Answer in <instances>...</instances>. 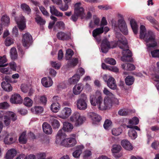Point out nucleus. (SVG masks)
<instances>
[{
  "instance_id": "f257e3e1",
  "label": "nucleus",
  "mask_w": 159,
  "mask_h": 159,
  "mask_svg": "<svg viewBox=\"0 0 159 159\" xmlns=\"http://www.w3.org/2000/svg\"><path fill=\"white\" fill-rule=\"evenodd\" d=\"M113 101L115 102V103L118 104V100L117 99L114 98L112 99L109 97H105L102 102V93L98 91H97L95 94L91 95L90 97L91 104L93 106L97 105L98 108L101 110L110 108L112 105Z\"/></svg>"
},
{
  "instance_id": "f03ea898",
  "label": "nucleus",
  "mask_w": 159,
  "mask_h": 159,
  "mask_svg": "<svg viewBox=\"0 0 159 159\" xmlns=\"http://www.w3.org/2000/svg\"><path fill=\"white\" fill-rule=\"evenodd\" d=\"M116 45L123 49L121 60L123 61H132V53L127 48L128 46L126 39L120 33H116Z\"/></svg>"
},
{
  "instance_id": "7ed1b4c3",
  "label": "nucleus",
  "mask_w": 159,
  "mask_h": 159,
  "mask_svg": "<svg viewBox=\"0 0 159 159\" xmlns=\"http://www.w3.org/2000/svg\"><path fill=\"white\" fill-rule=\"evenodd\" d=\"M140 37L146 42L148 49L151 47L154 48L157 46V41L154 33L150 31L147 32L145 26L143 25L140 26Z\"/></svg>"
},
{
  "instance_id": "20e7f679",
  "label": "nucleus",
  "mask_w": 159,
  "mask_h": 159,
  "mask_svg": "<svg viewBox=\"0 0 159 159\" xmlns=\"http://www.w3.org/2000/svg\"><path fill=\"white\" fill-rule=\"evenodd\" d=\"M112 26L113 29L116 30L118 29L124 34L127 35L128 33L127 25L125 21L123 19L119 20L117 24L115 21L112 22Z\"/></svg>"
},
{
  "instance_id": "39448f33",
  "label": "nucleus",
  "mask_w": 159,
  "mask_h": 159,
  "mask_svg": "<svg viewBox=\"0 0 159 159\" xmlns=\"http://www.w3.org/2000/svg\"><path fill=\"white\" fill-rule=\"evenodd\" d=\"M71 121L74 123L75 125L78 126L82 125L85 120V117L81 116L78 112H75L70 117Z\"/></svg>"
},
{
  "instance_id": "423d86ee",
  "label": "nucleus",
  "mask_w": 159,
  "mask_h": 159,
  "mask_svg": "<svg viewBox=\"0 0 159 159\" xmlns=\"http://www.w3.org/2000/svg\"><path fill=\"white\" fill-rule=\"evenodd\" d=\"M87 102L86 95L84 94H81L80 98L76 101L77 108L82 111L86 110L87 107Z\"/></svg>"
},
{
  "instance_id": "0eeeda50",
  "label": "nucleus",
  "mask_w": 159,
  "mask_h": 159,
  "mask_svg": "<svg viewBox=\"0 0 159 159\" xmlns=\"http://www.w3.org/2000/svg\"><path fill=\"white\" fill-rule=\"evenodd\" d=\"M104 81L107 83V86L112 89H115L117 88L116 81L114 78L111 76L104 75L103 76Z\"/></svg>"
},
{
  "instance_id": "6e6552de",
  "label": "nucleus",
  "mask_w": 159,
  "mask_h": 159,
  "mask_svg": "<svg viewBox=\"0 0 159 159\" xmlns=\"http://www.w3.org/2000/svg\"><path fill=\"white\" fill-rule=\"evenodd\" d=\"M6 115L4 116L3 122L5 126H7L9 125L11 123V119L10 117L13 121H15L17 119L16 114L13 112L8 111L6 113Z\"/></svg>"
},
{
  "instance_id": "1a4fd4ad",
  "label": "nucleus",
  "mask_w": 159,
  "mask_h": 159,
  "mask_svg": "<svg viewBox=\"0 0 159 159\" xmlns=\"http://www.w3.org/2000/svg\"><path fill=\"white\" fill-rule=\"evenodd\" d=\"M81 5L80 2L75 4L74 12L80 17L81 19H83L84 17L85 14L84 12V9L81 6Z\"/></svg>"
},
{
  "instance_id": "9d476101",
  "label": "nucleus",
  "mask_w": 159,
  "mask_h": 159,
  "mask_svg": "<svg viewBox=\"0 0 159 159\" xmlns=\"http://www.w3.org/2000/svg\"><path fill=\"white\" fill-rule=\"evenodd\" d=\"M57 38L60 40L67 41L71 39V34L70 33L60 31L56 35Z\"/></svg>"
},
{
  "instance_id": "9b49d317",
  "label": "nucleus",
  "mask_w": 159,
  "mask_h": 159,
  "mask_svg": "<svg viewBox=\"0 0 159 159\" xmlns=\"http://www.w3.org/2000/svg\"><path fill=\"white\" fill-rule=\"evenodd\" d=\"M15 19L20 30H23L25 28L26 20L24 16L20 15L16 17Z\"/></svg>"
},
{
  "instance_id": "f8f14e48",
  "label": "nucleus",
  "mask_w": 159,
  "mask_h": 159,
  "mask_svg": "<svg viewBox=\"0 0 159 159\" xmlns=\"http://www.w3.org/2000/svg\"><path fill=\"white\" fill-rule=\"evenodd\" d=\"M32 36L29 33H27L25 34L22 40L23 46L27 48L30 46L32 42Z\"/></svg>"
},
{
  "instance_id": "ddd939ff",
  "label": "nucleus",
  "mask_w": 159,
  "mask_h": 159,
  "mask_svg": "<svg viewBox=\"0 0 159 159\" xmlns=\"http://www.w3.org/2000/svg\"><path fill=\"white\" fill-rule=\"evenodd\" d=\"M84 70H79V73L74 75L71 78L69 79V83L70 84H75L78 82L80 77L82 76L84 74Z\"/></svg>"
},
{
  "instance_id": "4468645a",
  "label": "nucleus",
  "mask_w": 159,
  "mask_h": 159,
  "mask_svg": "<svg viewBox=\"0 0 159 159\" xmlns=\"http://www.w3.org/2000/svg\"><path fill=\"white\" fill-rule=\"evenodd\" d=\"M84 148V146L82 145L75 146V150L72 153L73 156L75 158H79Z\"/></svg>"
},
{
  "instance_id": "2eb2a0df",
  "label": "nucleus",
  "mask_w": 159,
  "mask_h": 159,
  "mask_svg": "<svg viewBox=\"0 0 159 159\" xmlns=\"http://www.w3.org/2000/svg\"><path fill=\"white\" fill-rule=\"evenodd\" d=\"M71 109L68 107H65L61 112L59 116L63 119L67 118L71 114Z\"/></svg>"
},
{
  "instance_id": "dca6fc26",
  "label": "nucleus",
  "mask_w": 159,
  "mask_h": 159,
  "mask_svg": "<svg viewBox=\"0 0 159 159\" xmlns=\"http://www.w3.org/2000/svg\"><path fill=\"white\" fill-rule=\"evenodd\" d=\"M10 102L13 104H20L22 103V100L20 95L14 94L11 95Z\"/></svg>"
},
{
  "instance_id": "f3484780",
  "label": "nucleus",
  "mask_w": 159,
  "mask_h": 159,
  "mask_svg": "<svg viewBox=\"0 0 159 159\" xmlns=\"http://www.w3.org/2000/svg\"><path fill=\"white\" fill-rule=\"evenodd\" d=\"M102 51L103 53H106L109 48H110V43L106 38L104 39L102 41L101 45Z\"/></svg>"
},
{
  "instance_id": "a211bd4d",
  "label": "nucleus",
  "mask_w": 159,
  "mask_h": 159,
  "mask_svg": "<svg viewBox=\"0 0 159 159\" xmlns=\"http://www.w3.org/2000/svg\"><path fill=\"white\" fill-rule=\"evenodd\" d=\"M41 83L44 87H49L52 85L53 82L50 77H44L42 79Z\"/></svg>"
},
{
  "instance_id": "6ab92c4d",
  "label": "nucleus",
  "mask_w": 159,
  "mask_h": 159,
  "mask_svg": "<svg viewBox=\"0 0 159 159\" xmlns=\"http://www.w3.org/2000/svg\"><path fill=\"white\" fill-rule=\"evenodd\" d=\"M66 135L63 132V130H60L58 132L57 136L56 143L57 144H59L63 139L66 138Z\"/></svg>"
},
{
  "instance_id": "aec40b11",
  "label": "nucleus",
  "mask_w": 159,
  "mask_h": 159,
  "mask_svg": "<svg viewBox=\"0 0 159 159\" xmlns=\"http://www.w3.org/2000/svg\"><path fill=\"white\" fill-rule=\"evenodd\" d=\"M16 140V138L10 134H7L4 139V142L5 144H11L15 143Z\"/></svg>"
},
{
  "instance_id": "412c9836",
  "label": "nucleus",
  "mask_w": 159,
  "mask_h": 159,
  "mask_svg": "<svg viewBox=\"0 0 159 159\" xmlns=\"http://www.w3.org/2000/svg\"><path fill=\"white\" fill-rule=\"evenodd\" d=\"M49 119V122L51 123L54 128H58L59 127L60 123L55 117L53 116H50Z\"/></svg>"
},
{
  "instance_id": "4be33fe9",
  "label": "nucleus",
  "mask_w": 159,
  "mask_h": 159,
  "mask_svg": "<svg viewBox=\"0 0 159 159\" xmlns=\"http://www.w3.org/2000/svg\"><path fill=\"white\" fill-rule=\"evenodd\" d=\"M89 116L93 123H95L96 122H99L101 120V117L99 115L94 112L89 113Z\"/></svg>"
},
{
  "instance_id": "5701e85b",
  "label": "nucleus",
  "mask_w": 159,
  "mask_h": 159,
  "mask_svg": "<svg viewBox=\"0 0 159 159\" xmlns=\"http://www.w3.org/2000/svg\"><path fill=\"white\" fill-rule=\"evenodd\" d=\"M121 145L125 149L131 151L133 150V147L132 144L127 140H123L121 142Z\"/></svg>"
},
{
  "instance_id": "b1692460",
  "label": "nucleus",
  "mask_w": 159,
  "mask_h": 159,
  "mask_svg": "<svg viewBox=\"0 0 159 159\" xmlns=\"http://www.w3.org/2000/svg\"><path fill=\"white\" fill-rule=\"evenodd\" d=\"M43 132L47 134H51L52 133V129L47 123L44 122L43 124Z\"/></svg>"
},
{
  "instance_id": "393cba45",
  "label": "nucleus",
  "mask_w": 159,
  "mask_h": 159,
  "mask_svg": "<svg viewBox=\"0 0 159 159\" xmlns=\"http://www.w3.org/2000/svg\"><path fill=\"white\" fill-rule=\"evenodd\" d=\"M99 22V19L96 16H93V20H92L90 22L89 25V26L90 28H93L95 26L98 25Z\"/></svg>"
},
{
  "instance_id": "a878e982",
  "label": "nucleus",
  "mask_w": 159,
  "mask_h": 159,
  "mask_svg": "<svg viewBox=\"0 0 159 159\" xmlns=\"http://www.w3.org/2000/svg\"><path fill=\"white\" fill-rule=\"evenodd\" d=\"M16 151L13 149H11L8 150L7 152L6 156V159H12L16 156Z\"/></svg>"
},
{
  "instance_id": "bb28decb",
  "label": "nucleus",
  "mask_w": 159,
  "mask_h": 159,
  "mask_svg": "<svg viewBox=\"0 0 159 159\" xmlns=\"http://www.w3.org/2000/svg\"><path fill=\"white\" fill-rule=\"evenodd\" d=\"M73 128V126L70 123L68 122L63 123V129L65 131L71 132Z\"/></svg>"
},
{
  "instance_id": "cd10ccee",
  "label": "nucleus",
  "mask_w": 159,
  "mask_h": 159,
  "mask_svg": "<svg viewBox=\"0 0 159 159\" xmlns=\"http://www.w3.org/2000/svg\"><path fill=\"white\" fill-rule=\"evenodd\" d=\"M130 24L134 33L136 34L138 33L139 26L134 19H131L130 20Z\"/></svg>"
},
{
  "instance_id": "c85d7f7f",
  "label": "nucleus",
  "mask_w": 159,
  "mask_h": 159,
  "mask_svg": "<svg viewBox=\"0 0 159 159\" xmlns=\"http://www.w3.org/2000/svg\"><path fill=\"white\" fill-rule=\"evenodd\" d=\"M50 12L52 15L62 17L63 16L62 13L59 12L57 10L56 8L54 6H51L50 7Z\"/></svg>"
},
{
  "instance_id": "c756f323",
  "label": "nucleus",
  "mask_w": 159,
  "mask_h": 159,
  "mask_svg": "<svg viewBox=\"0 0 159 159\" xmlns=\"http://www.w3.org/2000/svg\"><path fill=\"white\" fill-rule=\"evenodd\" d=\"M1 86L3 89L6 91L10 92L12 89V87L11 84L5 82V81L2 83Z\"/></svg>"
},
{
  "instance_id": "7c9ffc66",
  "label": "nucleus",
  "mask_w": 159,
  "mask_h": 159,
  "mask_svg": "<svg viewBox=\"0 0 159 159\" xmlns=\"http://www.w3.org/2000/svg\"><path fill=\"white\" fill-rule=\"evenodd\" d=\"M82 85L81 84H76L73 88V92L75 95L79 94L82 90Z\"/></svg>"
},
{
  "instance_id": "2f4dec72",
  "label": "nucleus",
  "mask_w": 159,
  "mask_h": 159,
  "mask_svg": "<svg viewBox=\"0 0 159 159\" xmlns=\"http://www.w3.org/2000/svg\"><path fill=\"white\" fill-rule=\"evenodd\" d=\"M147 19L151 23L153 24V26L157 30H158V22L151 16H148L146 17Z\"/></svg>"
},
{
  "instance_id": "473e14b6",
  "label": "nucleus",
  "mask_w": 159,
  "mask_h": 159,
  "mask_svg": "<svg viewBox=\"0 0 159 159\" xmlns=\"http://www.w3.org/2000/svg\"><path fill=\"white\" fill-rule=\"evenodd\" d=\"M60 107V105L58 102L53 103L51 106V110L54 113L57 112L59 110Z\"/></svg>"
},
{
  "instance_id": "72a5a7b5",
  "label": "nucleus",
  "mask_w": 159,
  "mask_h": 159,
  "mask_svg": "<svg viewBox=\"0 0 159 159\" xmlns=\"http://www.w3.org/2000/svg\"><path fill=\"white\" fill-rule=\"evenodd\" d=\"M10 57L12 60H15L17 58L18 55L16 49L14 48H12L10 50Z\"/></svg>"
},
{
  "instance_id": "f704fd0d",
  "label": "nucleus",
  "mask_w": 159,
  "mask_h": 159,
  "mask_svg": "<svg viewBox=\"0 0 159 159\" xmlns=\"http://www.w3.org/2000/svg\"><path fill=\"white\" fill-rule=\"evenodd\" d=\"M2 24L4 26H7L10 23V18L7 15L3 16L1 19Z\"/></svg>"
},
{
  "instance_id": "c9c22d12",
  "label": "nucleus",
  "mask_w": 159,
  "mask_h": 159,
  "mask_svg": "<svg viewBox=\"0 0 159 159\" xmlns=\"http://www.w3.org/2000/svg\"><path fill=\"white\" fill-rule=\"evenodd\" d=\"M103 32V27H101L100 28H97L93 31V36L94 38L98 36L100 34H102Z\"/></svg>"
},
{
  "instance_id": "e433bc0d",
  "label": "nucleus",
  "mask_w": 159,
  "mask_h": 159,
  "mask_svg": "<svg viewBox=\"0 0 159 159\" xmlns=\"http://www.w3.org/2000/svg\"><path fill=\"white\" fill-rule=\"evenodd\" d=\"M125 82L126 85L130 86L133 84L134 81V77L131 75H128L125 79Z\"/></svg>"
},
{
  "instance_id": "4c0bfd02",
  "label": "nucleus",
  "mask_w": 159,
  "mask_h": 159,
  "mask_svg": "<svg viewBox=\"0 0 159 159\" xmlns=\"http://www.w3.org/2000/svg\"><path fill=\"white\" fill-rule=\"evenodd\" d=\"M121 148V147L120 145H114L113 146L111 151L115 157H116L115 154L119 152L120 151Z\"/></svg>"
},
{
  "instance_id": "58836bf2",
  "label": "nucleus",
  "mask_w": 159,
  "mask_h": 159,
  "mask_svg": "<svg viewBox=\"0 0 159 159\" xmlns=\"http://www.w3.org/2000/svg\"><path fill=\"white\" fill-rule=\"evenodd\" d=\"M31 110L33 112L36 114H41L43 112V108L41 106H36L32 108Z\"/></svg>"
},
{
  "instance_id": "ea45409f",
  "label": "nucleus",
  "mask_w": 159,
  "mask_h": 159,
  "mask_svg": "<svg viewBox=\"0 0 159 159\" xmlns=\"http://www.w3.org/2000/svg\"><path fill=\"white\" fill-rule=\"evenodd\" d=\"M129 136L132 139H135L137 136L136 132L133 129H130L128 133Z\"/></svg>"
},
{
  "instance_id": "a19ab883",
  "label": "nucleus",
  "mask_w": 159,
  "mask_h": 159,
  "mask_svg": "<svg viewBox=\"0 0 159 159\" xmlns=\"http://www.w3.org/2000/svg\"><path fill=\"white\" fill-rule=\"evenodd\" d=\"M26 132H23L20 135L19 141L20 143L22 144H25L27 142V139L26 137Z\"/></svg>"
},
{
  "instance_id": "79ce46f5",
  "label": "nucleus",
  "mask_w": 159,
  "mask_h": 159,
  "mask_svg": "<svg viewBox=\"0 0 159 159\" xmlns=\"http://www.w3.org/2000/svg\"><path fill=\"white\" fill-rule=\"evenodd\" d=\"M121 67L124 70H134L135 66L132 64H124L121 65Z\"/></svg>"
},
{
  "instance_id": "37998d69",
  "label": "nucleus",
  "mask_w": 159,
  "mask_h": 159,
  "mask_svg": "<svg viewBox=\"0 0 159 159\" xmlns=\"http://www.w3.org/2000/svg\"><path fill=\"white\" fill-rule=\"evenodd\" d=\"M20 7L22 10L27 13V14H29L31 12V9L30 7L26 4L23 3L21 5Z\"/></svg>"
},
{
  "instance_id": "c03bdc74",
  "label": "nucleus",
  "mask_w": 159,
  "mask_h": 159,
  "mask_svg": "<svg viewBox=\"0 0 159 159\" xmlns=\"http://www.w3.org/2000/svg\"><path fill=\"white\" fill-rule=\"evenodd\" d=\"M7 66H8L7 68L10 69L11 70H16V69H21L20 66H16V64L14 61H12L9 64H7Z\"/></svg>"
},
{
  "instance_id": "a18cd8bd",
  "label": "nucleus",
  "mask_w": 159,
  "mask_h": 159,
  "mask_svg": "<svg viewBox=\"0 0 159 159\" xmlns=\"http://www.w3.org/2000/svg\"><path fill=\"white\" fill-rule=\"evenodd\" d=\"M35 19L37 24L40 25H43L45 24V20L40 16H37L35 17Z\"/></svg>"
},
{
  "instance_id": "49530a36",
  "label": "nucleus",
  "mask_w": 159,
  "mask_h": 159,
  "mask_svg": "<svg viewBox=\"0 0 159 159\" xmlns=\"http://www.w3.org/2000/svg\"><path fill=\"white\" fill-rule=\"evenodd\" d=\"M78 62V59L77 58L73 59L71 61H68L67 63V66L68 68L76 66Z\"/></svg>"
},
{
  "instance_id": "de8ad7c7",
  "label": "nucleus",
  "mask_w": 159,
  "mask_h": 159,
  "mask_svg": "<svg viewBox=\"0 0 159 159\" xmlns=\"http://www.w3.org/2000/svg\"><path fill=\"white\" fill-rule=\"evenodd\" d=\"M74 54L73 51L70 49H68L66 50V60H69L71 58Z\"/></svg>"
},
{
  "instance_id": "09e8293b",
  "label": "nucleus",
  "mask_w": 159,
  "mask_h": 159,
  "mask_svg": "<svg viewBox=\"0 0 159 159\" xmlns=\"http://www.w3.org/2000/svg\"><path fill=\"white\" fill-rule=\"evenodd\" d=\"M33 102L32 100L28 97L25 98L24 101V104L27 107H31L32 106Z\"/></svg>"
},
{
  "instance_id": "8fccbe9b",
  "label": "nucleus",
  "mask_w": 159,
  "mask_h": 159,
  "mask_svg": "<svg viewBox=\"0 0 159 159\" xmlns=\"http://www.w3.org/2000/svg\"><path fill=\"white\" fill-rule=\"evenodd\" d=\"M122 129L120 128H113L111 130L112 134L115 136H118L122 132Z\"/></svg>"
},
{
  "instance_id": "3c124183",
  "label": "nucleus",
  "mask_w": 159,
  "mask_h": 159,
  "mask_svg": "<svg viewBox=\"0 0 159 159\" xmlns=\"http://www.w3.org/2000/svg\"><path fill=\"white\" fill-rule=\"evenodd\" d=\"M70 147H72L75 146L77 143L76 140L75 138H67Z\"/></svg>"
},
{
  "instance_id": "603ef678",
  "label": "nucleus",
  "mask_w": 159,
  "mask_h": 159,
  "mask_svg": "<svg viewBox=\"0 0 159 159\" xmlns=\"http://www.w3.org/2000/svg\"><path fill=\"white\" fill-rule=\"evenodd\" d=\"M7 61V59L5 56L0 57V67H6L7 64H4Z\"/></svg>"
},
{
  "instance_id": "864d4df0",
  "label": "nucleus",
  "mask_w": 159,
  "mask_h": 159,
  "mask_svg": "<svg viewBox=\"0 0 159 159\" xmlns=\"http://www.w3.org/2000/svg\"><path fill=\"white\" fill-rule=\"evenodd\" d=\"M14 43L13 39L10 37H7L5 40V44L6 46H9L12 44Z\"/></svg>"
},
{
  "instance_id": "5fc2aeb1",
  "label": "nucleus",
  "mask_w": 159,
  "mask_h": 159,
  "mask_svg": "<svg viewBox=\"0 0 159 159\" xmlns=\"http://www.w3.org/2000/svg\"><path fill=\"white\" fill-rule=\"evenodd\" d=\"M132 70H127V71L123 72V75L126 76L127 75H133L137 76H141L142 74L140 73H136L131 71Z\"/></svg>"
},
{
  "instance_id": "6e6d98bb",
  "label": "nucleus",
  "mask_w": 159,
  "mask_h": 159,
  "mask_svg": "<svg viewBox=\"0 0 159 159\" xmlns=\"http://www.w3.org/2000/svg\"><path fill=\"white\" fill-rule=\"evenodd\" d=\"M139 121L137 117H134L132 119L129 120L128 123L130 124L137 125L139 123Z\"/></svg>"
},
{
  "instance_id": "4d7b16f0",
  "label": "nucleus",
  "mask_w": 159,
  "mask_h": 159,
  "mask_svg": "<svg viewBox=\"0 0 159 159\" xmlns=\"http://www.w3.org/2000/svg\"><path fill=\"white\" fill-rule=\"evenodd\" d=\"M37 157L38 159H48L46 158V153L44 152H40L36 154Z\"/></svg>"
},
{
  "instance_id": "13d9d810",
  "label": "nucleus",
  "mask_w": 159,
  "mask_h": 159,
  "mask_svg": "<svg viewBox=\"0 0 159 159\" xmlns=\"http://www.w3.org/2000/svg\"><path fill=\"white\" fill-rule=\"evenodd\" d=\"M104 61L106 63L112 65H114L116 63L115 60L111 58H106L104 60Z\"/></svg>"
},
{
  "instance_id": "bf43d9fd",
  "label": "nucleus",
  "mask_w": 159,
  "mask_h": 159,
  "mask_svg": "<svg viewBox=\"0 0 159 159\" xmlns=\"http://www.w3.org/2000/svg\"><path fill=\"white\" fill-rule=\"evenodd\" d=\"M153 80L154 81V84L156 85V86L158 90L159 89V76L158 75H154V77L153 78Z\"/></svg>"
},
{
  "instance_id": "052dcab7",
  "label": "nucleus",
  "mask_w": 159,
  "mask_h": 159,
  "mask_svg": "<svg viewBox=\"0 0 159 159\" xmlns=\"http://www.w3.org/2000/svg\"><path fill=\"white\" fill-rule=\"evenodd\" d=\"M128 110L126 109H121L118 112V114L122 116H127L128 114Z\"/></svg>"
},
{
  "instance_id": "680f3d73",
  "label": "nucleus",
  "mask_w": 159,
  "mask_h": 159,
  "mask_svg": "<svg viewBox=\"0 0 159 159\" xmlns=\"http://www.w3.org/2000/svg\"><path fill=\"white\" fill-rule=\"evenodd\" d=\"M92 155L91 151L89 150H86L84 152L83 158L84 159H89V158Z\"/></svg>"
},
{
  "instance_id": "e2e57ef3",
  "label": "nucleus",
  "mask_w": 159,
  "mask_h": 159,
  "mask_svg": "<svg viewBox=\"0 0 159 159\" xmlns=\"http://www.w3.org/2000/svg\"><path fill=\"white\" fill-rule=\"evenodd\" d=\"M67 138L63 139L59 144L66 147L69 148V143L68 142V140H67Z\"/></svg>"
},
{
  "instance_id": "0e129e2a",
  "label": "nucleus",
  "mask_w": 159,
  "mask_h": 159,
  "mask_svg": "<svg viewBox=\"0 0 159 159\" xmlns=\"http://www.w3.org/2000/svg\"><path fill=\"white\" fill-rule=\"evenodd\" d=\"M111 121L108 119L106 120L103 126L105 129H107L111 126L112 125Z\"/></svg>"
},
{
  "instance_id": "69168bd1",
  "label": "nucleus",
  "mask_w": 159,
  "mask_h": 159,
  "mask_svg": "<svg viewBox=\"0 0 159 159\" xmlns=\"http://www.w3.org/2000/svg\"><path fill=\"white\" fill-rule=\"evenodd\" d=\"M50 18L51 19L53 20V21L52 22H50L49 23V25L48 26V28L49 29L52 28L53 25L55 24V22L57 20V18L54 16H50Z\"/></svg>"
},
{
  "instance_id": "338daca9",
  "label": "nucleus",
  "mask_w": 159,
  "mask_h": 159,
  "mask_svg": "<svg viewBox=\"0 0 159 159\" xmlns=\"http://www.w3.org/2000/svg\"><path fill=\"white\" fill-rule=\"evenodd\" d=\"M151 55L153 57H159V50H155L151 51Z\"/></svg>"
},
{
  "instance_id": "774afa93",
  "label": "nucleus",
  "mask_w": 159,
  "mask_h": 159,
  "mask_svg": "<svg viewBox=\"0 0 159 159\" xmlns=\"http://www.w3.org/2000/svg\"><path fill=\"white\" fill-rule=\"evenodd\" d=\"M39 8L43 15L46 16H48L49 14L45 8L42 6H39Z\"/></svg>"
}]
</instances>
